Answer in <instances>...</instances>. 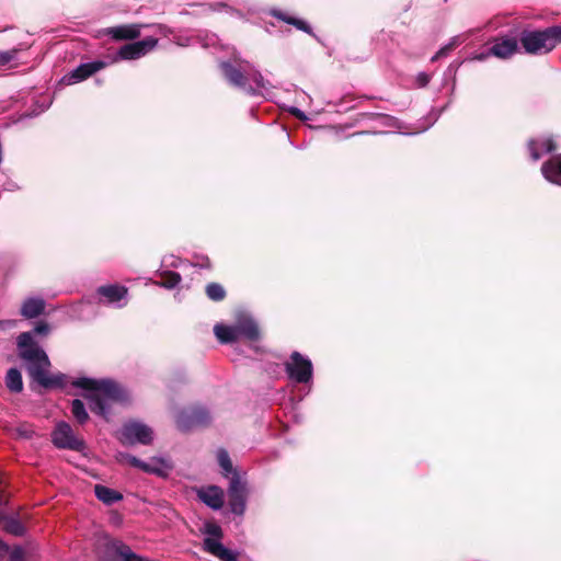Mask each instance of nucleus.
Returning <instances> with one entry per match:
<instances>
[{
	"label": "nucleus",
	"instance_id": "f257e3e1",
	"mask_svg": "<svg viewBox=\"0 0 561 561\" xmlns=\"http://www.w3.org/2000/svg\"><path fill=\"white\" fill-rule=\"evenodd\" d=\"M18 355L25 364L28 377L44 389H62L66 375L49 374L51 362L44 348L34 340L32 332H22L16 339Z\"/></svg>",
	"mask_w": 561,
	"mask_h": 561
},
{
	"label": "nucleus",
	"instance_id": "f03ea898",
	"mask_svg": "<svg viewBox=\"0 0 561 561\" xmlns=\"http://www.w3.org/2000/svg\"><path fill=\"white\" fill-rule=\"evenodd\" d=\"M72 386L90 391L84 394L89 409L104 419H107L108 402L124 404L130 400L127 390L112 379L81 377L73 380Z\"/></svg>",
	"mask_w": 561,
	"mask_h": 561
},
{
	"label": "nucleus",
	"instance_id": "7ed1b4c3",
	"mask_svg": "<svg viewBox=\"0 0 561 561\" xmlns=\"http://www.w3.org/2000/svg\"><path fill=\"white\" fill-rule=\"evenodd\" d=\"M561 39V25H553L543 30H523L519 43L529 55H542L551 51Z\"/></svg>",
	"mask_w": 561,
	"mask_h": 561
},
{
	"label": "nucleus",
	"instance_id": "20e7f679",
	"mask_svg": "<svg viewBox=\"0 0 561 561\" xmlns=\"http://www.w3.org/2000/svg\"><path fill=\"white\" fill-rule=\"evenodd\" d=\"M210 422L211 416L208 410L201 405L185 408L175 417L176 427L181 432H188L199 426H208Z\"/></svg>",
	"mask_w": 561,
	"mask_h": 561
},
{
	"label": "nucleus",
	"instance_id": "39448f33",
	"mask_svg": "<svg viewBox=\"0 0 561 561\" xmlns=\"http://www.w3.org/2000/svg\"><path fill=\"white\" fill-rule=\"evenodd\" d=\"M284 366L288 377L298 383H307L312 378L313 366L311 360L297 351L290 354Z\"/></svg>",
	"mask_w": 561,
	"mask_h": 561
},
{
	"label": "nucleus",
	"instance_id": "423d86ee",
	"mask_svg": "<svg viewBox=\"0 0 561 561\" xmlns=\"http://www.w3.org/2000/svg\"><path fill=\"white\" fill-rule=\"evenodd\" d=\"M51 442L59 449H70L81 451L84 448V442L73 434L72 427L67 422L57 423L51 432Z\"/></svg>",
	"mask_w": 561,
	"mask_h": 561
},
{
	"label": "nucleus",
	"instance_id": "0eeeda50",
	"mask_svg": "<svg viewBox=\"0 0 561 561\" xmlns=\"http://www.w3.org/2000/svg\"><path fill=\"white\" fill-rule=\"evenodd\" d=\"M248 488L247 483L241 480L239 473H234L230 478L228 488V504L236 515H243L247 506Z\"/></svg>",
	"mask_w": 561,
	"mask_h": 561
},
{
	"label": "nucleus",
	"instance_id": "6e6552de",
	"mask_svg": "<svg viewBox=\"0 0 561 561\" xmlns=\"http://www.w3.org/2000/svg\"><path fill=\"white\" fill-rule=\"evenodd\" d=\"M153 439L152 430L140 422H129L122 428V442L127 445H150Z\"/></svg>",
	"mask_w": 561,
	"mask_h": 561
},
{
	"label": "nucleus",
	"instance_id": "1a4fd4ad",
	"mask_svg": "<svg viewBox=\"0 0 561 561\" xmlns=\"http://www.w3.org/2000/svg\"><path fill=\"white\" fill-rule=\"evenodd\" d=\"M158 43L154 37H146L141 41L123 45L116 54L114 60H134L145 56Z\"/></svg>",
	"mask_w": 561,
	"mask_h": 561
},
{
	"label": "nucleus",
	"instance_id": "9d476101",
	"mask_svg": "<svg viewBox=\"0 0 561 561\" xmlns=\"http://www.w3.org/2000/svg\"><path fill=\"white\" fill-rule=\"evenodd\" d=\"M124 459L135 468L142 470L144 472L156 474L160 478H167L172 466L163 458H152L150 462H145L141 459L133 455H125Z\"/></svg>",
	"mask_w": 561,
	"mask_h": 561
},
{
	"label": "nucleus",
	"instance_id": "9b49d317",
	"mask_svg": "<svg viewBox=\"0 0 561 561\" xmlns=\"http://www.w3.org/2000/svg\"><path fill=\"white\" fill-rule=\"evenodd\" d=\"M233 327L239 335L250 342H257L261 339V331L257 322L250 316L240 312L236 317Z\"/></svg>",
	"mask_w": 561,
	"mask_h": 561
},
{
	"label": "nucleus",
	"instance_id": "f8f14e48",
	"mask_svg": "<svg viewBox=\"0 0 561 561\" xmlns=\"http://www.w3.org/2000/svg\"><path fill=\"white\" fill-rule=\"evenodd\" d=\"M221 72L225 79L233 87L240 88L248 92H254L251 85H249L248 77L236 66L229 61L220 64Z\"/></svg>",
	"mask_w": 561,
	"mask_h": 561
},
{
	"label": "nucleus",
	"instance_id": "ddd939ff",
	"mask_svg": "<svg viewBox=\"0 0 561 561\" xmlns=\"http://www.w3.org/2000/svg\"><path fill=\"white\" fill-rule=\"evenodd\" d=\"M198 499L213 510H220L225 503V493L220 486L208 485L197 492Z\"/></svg>",
	"mask_w": 561,
	"mask_h": 561
},
{
	"label": "nucleus",
	"instance_id": "4468645a",
	"mask_svg": "<svg viewBox=\"0 0 561 561\" xmlns=\"http://www.w3.org/2000/svg\"><path fill=\"white\" fill-rule=\"evenodd\" d=\"M518 51V41L514 37H501L490 48L489 54L499 58H508Z\"/></svg>",
	"mask_w": 561,
	"mask_h": 561
},
{
	"label": "nucleus",
	"instance_id": "2eb2a0df",
	"mask_svg": "<svg viewBox=\"0 0 561 561\" xmlns=\"http://www.w3.org/2000/svg\"><path fill=\"white\" fill-rule=\"evenodd\" d=\"M106 34L115 41H133L140 36L139 24H125L106 30Z\"/></svg>",
	"mask_w": 561,
	"mask_h": 561
},
{
	"label": "nucleus",
	"instance_id": "dca6fc26",
	"mask_svg": "<svg viewBox=\"0 0 561 561\" xmlns=\"http://www.w3.org/2000/svg\"><path fill=\"white\" fill-rule=\"evenodd\" d=\"M107 66L105 61L95 60L92 62L81 64L79 65L70 75L71 79L76 82L82 81L98 72L99 70L104 69Z\"/></svg>",
	"mask_w": 561,
	"mask_h": 561
},
{
	"label": "nucleus",
	"instance_id": "f3484780",
	"mask_svg": "<svg viewBox=\"0 0 561 561\" xmlns=\"http://www.w3.org/2000/svg\"><path fill=\"white\" fill-rule=\"evenodd\" d=\"M541 171L548 181L561 185V154L542 163Z\"/></svg>",
	"mask_w": 561,
	"mask_h": 561
},
{
	"label": "nucleus",
	"instance_id": "a211bd4d",
	"mask_svg": "<svg viewBox=\"0 0 561 561\" xmlns=\"http://www.w3.org/2000/svg\"><path fill=\"white\" fill-rule=\"evenodd\" d=\"M96 291L100 296L104 297L107 302L113 304L124 299L128 294V288L123 285L113 284L100 286Z\"/></svg>",
	"mask_w": 561,
	"mask_h": 561
},
{
	"label": "nucleus",
	"instance_id": "6ab92c4d",
	"mask_svg": "<svg viewBox=\"0 0 561 561\" xmlns=\"http://www.w3.org/2000/svg\"><path fill=\"white\" fill-rule=\"evenodd\" d=\"M46 304L42 298H28L22 304L20 313L25 319H34L45 312Z\"/></svg>",
	"mask_w": 561,
	"mask_h": 561
},
{
	"label": "nucleus",
	"instance_id": "aec40b11",
	"mask_svg": "<svg viewBox=\"0 0 561 561\" xmlns=\"http://www.w3.org/2000/svg\"><path fill=\"white\" fill-rule=\"evenodd\" d=\"M214 334H215L216 339L221 344H232V343H236L240 339L233 324L226 325V324L217 323L214 327Z\"/></svg>",
	"mask_w": 561,
	"mask_h": 561
},
{
	"label": "nucleus",
	"instance_id": "412c9836",
	"mask_svg": "<svg viewBox=\"0 0 561 561\" xmlns=\"http://www.w3.org/2000/svg\"><path fill=\"white\" fill-rule=\"evenodd\" d=\"M94 494L99 501L103 502L106 505H111L123 499L122 493L102 484H96L94 486Z\"/></svg>",
	"mask_w": 561,
	"mask_h": 561
},
{
	"label": "nucleus",
	"instance_id": "4be33fe9",
	"mask_svg": "<svg viewBox=\"0 0 561 561\" xmlns=\"http://www.w3.org/2000/svg\"><path fill=\"white\" fill-rule=\"evenodd\" d=\"M272 15L287 24L295 26L296 28H298L309 35H312V28L306 21H304L301 19L290 16V15L286 14L285 12L278 11V10L273 11Z\"/></svg>",
	"mask_w": 561,
	"mask_h": 561
},
{
	"label": "nucleus",
	"instance_id": "5701e85b",
	"mask_svg": "<svg viewBox=\"0 0 561 561\" xmlns=\"http://www.w3.org/2000/svg\"><path fill=\"white\" fill-rule=\"evenodd\" d=\"M7 388L14 393H20L23 390L22 374L18 368H10L7 371L5 378Z\"/></svg>",
	"mask_w": 561,
	"mask_h": 561
},
{
	"label": "nucleus",
	"instance_id": "b1692460",
	"mask_svg": "<svg viewBox=\"0 0 561 561\" xmlns=\"http://www.w3.org/2000/svg\"><path fill=\"white\" fill-rule=\"evenodd\" d=\"M217 460H218V465L222 469L224 477L228 478L230 476V478H231L234 473H238V471L233 468L230 456L226 449H224V448L218 449Z\"/></svg>",
	"mask_w": 561,
	"mask_h": 561
},
{
	"label": "nucleus",
	"instance_id": "393cba45",
	"mask_svg": "<svg viewBox=\"0 0 561 561\" xmlns=\"http://www.w3.org/2000/svg\"><path fill=\"white\" fill-rule=\"evenodd\" d=\"M2 520H4L3 529L16 537H22L25 534V526L16 518L5 517L3 516Z\"/></svg>",
	"mask_w": 561,
	"mask_h": 561
},
{
	"label": "nucleus",
	"instance_id": "a878e982",
	"mask_svg": "<svg viewBox=\"0 0 561 561\" xmlns=\"http://www.w3.org/2000/svg\"><path fill=\"white\" fill-rule=\"evenodd\" d=\"M71 413L79 424H84L89 421V414L85 410L84 403L80 399L71 401Z\"/></svg>",
	"mask_w": 561,
	"mask_h": 561
},
{
	"label": "nucleus",
	"instance_id": "bb28decb",
	"mask_svg": "<svg viewBox=\"0 0 561 561\" xmlns=\"http://www.w3.org/2000/svg\"><path fill=\"white\" fill-rule=\"evenodd\" d=\"M207 297L213 301H222L227 293L219 283H209L205 288Z\"/></svg>",
	"mask_w": 561,
	"mask_h": 561
},
{
	"label": "nucleus",
	"instance_id": "cd10ccee",
	"mask_svg": "<svg viewBox=\"0 0 561 561\" xmlns=\"http://www.w3.org/2000/svg\"><path fill=\"white\" fill-rule=\"evenodd\" d=\"M182 280L181 275L178 272L168 271L161 275V286L172 289L180 284Z\"/></svg>",
	"mask_w": 561,
	"mask_h": 561
},
{
	"label": "nucleus",
	"instance_id": "c85d7f7f",
	"mask_svg": "<svg viewBox=\"0 0 561 561\" xmlns=\"http://www.w3.org/2000/svg\"><path fill=\"white\" fill-rule=\"evenodd\" d=\"M204 547L206 551L218 558L225 546L216 539L206 538Z\"/></svg>",
	"mask_w": 561,
	"mask_h": 561
},
{
	"label": "nucleus",
	"instance_id": "c756f323",
	"mask_svg": "<svg viewBox=\"0 0 561 561\" xmlns=\"http://www.w3.org/2000/svg\"><path fill=\"white\" fill-rule=\"evenodd\" d=\"M18 54V49H11L7 51H0V67H3L11 62Z\"/></svg>",
	"mask_w": 561,
	"mask_h": 561
},
{
	"label": "nucleus",
	"instance_id": "7c9ffc66",
	"mask_svg": "<svg viewBox=\"0 0 561 561\" xmlns=\"http://www.w3.org/2000/svg\"><path fill=\"white\" fill-rule=\"evenodd\" d=\"M25 551L22 547L15 546L10 552V561H24Z\"/></svg>",
	"mask_w": 561,
	"mask_h": 561
},
{
	"label": "nucleus",
	"instance_id": "2f4dec72",
	"mask_svg": "<svg viewBox=\"0 0 561 561\" xmlns=\"http://www.w3.org/2000/svg\"><path fill=\"white\" fill-rule=\"evenodd\" d=\"M49 331L50 327L46 321H38L33 330V332L38 335H46L49 333Z\"/></svg>",
	"mask_w": 561,
	"mask_h": 561
},
{
	"label": "nucleus",
	"instance_id": "473e14b6",
	"mask_svg": "<svg viewBox=\"0 0 561 561\" xmlns=\"http://www.w3.org/2000/svg\"><path fill=\"white\" fill-rule=\"evenodd\" d=\"M218 559L221 561H238L237 554L233 551L227 549L226 547H224V549L221 550Z\"/></svg>",
	"mask_w": 561,
	"mask_h": 561
},
{
	"label": "nucleus",
	"instance_id": "72a5a7b5",
	"mask_svg": "<svg viewBox=\"0 0 561 561\" xmlns=\"http://www.w3.org/2000/svg\"><path fill=\"white\" fill-rule=\"evenodd\" d=\"M455 47V44L454 43H450L444 47H442L432 58V61H435L437 60L438 58L440 57H445L447 56Z\"/></svg>",
	"mask_w": 561,
	"mask_h": 561
},
{
	"label": "nucleus",
	"instance_id": "f704fd0d",
	"mask_svg": "<svg viewBox=\"0 0 561 561\" xmlns=\"http://www.w3.org/2000/svg\"><path fill=\"white\" fill-rule=\"evenodd\" d=\"M431 81V76L426 72H420L416 78H415V82L417 84L419 88H425L427 87V84L430 83Z\"/></svg>",
	"mask_w": 561,
	"mask_h": 561
},
{
	"label": "nucleus",
	"instance_id": "c9c22d12",
	"mask_svg": "<svg viewBox=\"0 0 561 561\" xmlns=\"http://www.w3.org/2000/svg\"><path fill=\"white\" fill-rule=\"evenodd\" d=\"M206 533L215 537H221L222 535L221 528L216 524H208L206 526Z\"/></svg>",
	"mask_w": 561,
	"mask_h": 561
},
{
	"label": "nucleus",
	"instance_id": "e433bc0d",
	"mask_svg": "<svg viewBox=\"0 0 561 561\" xmlns=\"http://www.w3.org/2000/svg\"><path fill=\"white\" fill-rule=\"evenodd\" d=\"M528 149H529V152H530V156L531 158L537 161L540 159V152L538 151L537 147H536V141L535 140H530L528 142Z\"/></svg>",
	"mask_w": 561,
	"mask_h": 561
},
{
	"label": "nucleus",
	"instance_id": "4c0bfd02",
	"mask_svg": "<svg viewBox=\"0 0 561 561\" xmlns=\"http://www.w3.org/2000/svg\"><path fill=\"white\" fill-rule=\"evenodd\" d=\"M290 114L294 115L296 118H298L300 121H306L307 119V116L304 114V112H301L297 107L290 108Z\"/></svg>",
	"mask_w": 561,
	"mask_h": 561
},
{
	"label": "nucleus",
	"instance_id": "58836bf2",
	"mask_svg": "<svg viewBox=\"0 0 561 561\" xmlns=\"http://www.w3.org/2000/svg\"><path fill=\"white\" fill-rule=\"evenodd\" d=\"M10 547L0 539V560L9 552Z\"/></svg>",
	"mask_w": 561,
	"mask_h": 561
},
{
	"label": "nucleus",
	"instance_id": "ea45409f",
	"mask_svg": "<svg viewBox=\"0 0 561 561\" xmlns=\"http://www.w3.org/2000/svg\"><path fill=\"white\" fill-rule=\"evenodd\" d=\"M3 324L14 325L15 321L14 320L0 321V328H2Z\"/></svg>",
	"mask_w": 561,
	"mask_h": 561
},
{
	"label": "nucleus",
	"instance_id": "a19ab883",
	"mask_svg": "<svg viewBox=\"0 0 561 561\" xmlns=\"http://www.w3.org/2000/svg\"><path fill=\"white\" fill-rule=\"evenodd\" d=\"M20 433H21L22 435H24L25 437H31V436H32V434H33V431H20Z\"/></svg>",
	"mask_w": 561,
	"mask_h": 561
},
{
	"label": "nucleus",
	"instance_id": "79ce46f5",
	"mask_svg": "<svg viewBox=\"0 0 561 561\" xmlns=\"http://www.w3.org/2000/svg\"><path fill=\"white\" fill-rule=\"evenodd\" d=\"M479 60H483L485 58V55L481 54L477 57Z\"/></svg>",
	"mask_w": 561,
	"mask_h": 561
},
{
	"label": "nucleus",
	"instance_id": "37998d69",
	"mask_svg": "<svg viewBox=\"0 0 561 561\" xmlns=\"http://www.w3.org/2000/svg\"><path fill=\"white\" fill-rule=\"evenodd\" d=\"M548 150H549V151H550V150H553V146H552V145H551V146H549Z\"/></svg>",
	"mask_w": 561,
	"mask_h": 561
},
{
	"label": "nucleus",
	"instance_id": "c03bdc74",
	"mask_svg": "<svg viewBox=\"0 0 561 561\" xmlns=\"http://www.w3.org/2000/svg\"><path fill=\"white\" fill-rule=\"evenodd\" d=\"M560 43H561V39H560Z\"/></svg>",
	"mask_w": 561,
	"mask_h": 561
}]
</instances>
